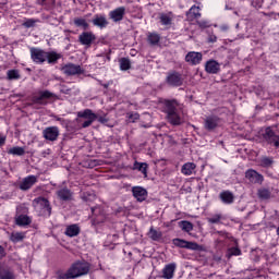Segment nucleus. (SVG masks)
<instances>
[{
    "label": "nucleus",
    "instance_id": "obj_19",
    "mask_svg": "<svg viewBox=\"0 0 279 279\" xmlns=\"http://www.w3.org/2000/svg\"><path fill=\"white\" fill-rule=\"evenodd\" d=\"M220 123L219 117H207L205 119V130H207L208 132H213V130H215Z\"/></svg>",
    "mask_w": 279,
    "mask_h": 279
},
{
    "label": "nucleus",
    "instance_id": "obj_15",
    "mask_svg": "<svg viewBox=\"0 0 279 279\" xmlns=\"http://www.w3.org/2000/svg\"><path fill=\"white\" fill-rule=\"evenodd\" d=\"M123 16H125V7H119L109 13V19H111L113 23L123 21Z\"/></svg>",
    "mask_w": 279,
    "mask_h": 279
},
{
    "label": "nucleus",
    "instance_id": "obj_58",
    "mask_svg": "<svg viewBox=\"0 0 279 279\" xmlns=\"http://www.w3.org/2000/svg\"><path fill=\"white\" fill-rule=\"evenodd\" d=\"M218 234H223V231H218Z\"/></svg>",
    "mask_w": 279,
    "mask_h": 279
},
{
    "label": "nucleus",
    "instance_id": "obj_47",
    "mask_svg": "<svg viewBox=\"0 0 279 279\" xmlns=\"http://www.w3.org/2000/svg\"><path fill=\"white\" fill-rule=\"evenodd\" d=\"M196 23L198 27H201V29H206V27H210L207 21H197Z\"/></svg>",
    "mask_w": 279,
    "mask_h": 279
},
{
    "label": "nucleus",
    "instance_id": "obj_42",
    "mask_svg": "<svg viewBox=\"0 0 279 279\" xmlns=\"http://www.w3.org/2000/svg\"><path fill=\"white\" fill-rule=\"evenodd\" d=\"M159 21L161 23V25H171V15L167 14V13H160L159 15Z\"/></svg>",
    "mask_w": 279,
    "mask_h": 279
},
{
    "label": "nucleus",
    "instance_id": "obj_49",
    "mask_svg": "<svg viewBox=\"0 0 279 279\" xmlns=\"http://www.w3.org/2000/svg\"><path fill=\"white\" fill-rule=\"evenodd\" d=\"M93 215H99V213H101V207L96 206V207H92L90 208Z\"/></svg>",
    "mask_w": 279,
    "mask_h": 279
},
{
    "label": "nucleus",
    "instance_id": "obj_24",
    "mask_svg": "<svg viewBox=\"0 0 279 279\" xmlns=\"http://www.w3.org/2000/svg\"><path fill=\"white\" fill-rule=\"evenodd\" d=\"M167 119L171 125H182V118L178 113V111H173L172 113L167 114Z\"/></svg>",
    "mask_w": 279,
    "mask_h": 279
},
{
    "label": "nucleus",
    "instance_id": "obj_38",
    "mask_svg": "<svg viewBox=\"0 0 279 279\" xmlns=\"http://www.w3.org/2000/svg\"><path fill=\"white\" fill-rule=\"evenodd\" d=\"M121 71H130L132 69V62L128 58L120 59Z\"/></svg>",
    "mask_w": 279,
    "mask_h": 279
},
{
    "label": "nucleus",
    "instance_id": "obj_6",
    "mask_svg": "<svg viewBox=\"0 0 279 279\" xmlns=\"http://www.w3.org/2000/svg\"><path fill=\"white\" fill-rule=\"evenodd\" d=\"M31 59L35 64H45L47 62V51L40 48H31Z\"/></svg>",
    "mask_w": 279,
    "mask_h": 279
},
{
    "label": "nucleus",
    "instance_id": "obj_31",
    "mask_svg": "<svg viewBox=\"0 0 279 279\" xmlns=\"http://www.w3.org/2000/svg\"><path fill=\"white\" fill-rule=\"evenodd\" d=\"M147 41L151 47H156L160 43V35L158 33H149Z\"/></svg>",
    "mask_w": 279,
    "mask_h": 279
},
{
    "label": "nucleus",
    "instance_id": "obj_16",
    "mask_svg": "<svg viewBox=\"0 0 279 279\" xmlns=\"http://www.w3.org/2000/svg\"><path fill=\"white\" fill-rule=\"evenodd\" d=\"M205 71L211 75H217L221 71V64L215 60H209L205 64Z\"/></svg>",
    "mask_w": 279,
    "mask_h": 279
},
{
    "label": "nucleus",
    "instance_id": "obj_2",
    "mask_svg": "<svg viewBox=\"0 0 279 279\" xmlns=\"http://www.w3.org/2000/svg\"><path fill=\"white\" fill-rule=\"evenodd\" d=\"M33 207L39 217H51V203L46 197H36L33 201Z\"/></svg>",
    "mask_w": 279,
    "mask_h": 279
},
{
    "label": "nucleus",
    "instance_id": "obj_48",
    "mask_svg": "<svg viewBox=\"0 0 279 279\" xmlns=\"http://www.w3.org/2000/svg\"><path fill=\"white\" fill-rule=\"evenodd\" d=\"M61 93L63 95H69L71 93V88H68L66 85L61 86Z\"/></svg>",
    "mask_w": 279,
    "mask_h": 279
},
{
    "label": "nucleus",
    "instance_id": "obj_10",
    "mask_svg": "<svg viewBox=\"0 0 279 279\" xmlns=\"http://www.w3.org/2000/svg\"><path fill=\"white\" fill-rule=\"evenodd\" d=\"M62 73L64 75L71 76V75H82L84 73V70H82V66L74 64V63H68L61 66Z\"/></svg>",
    "mask_w": 279,
    "mask_h": 279
},
{
    "label": "nucleus",
    "instance_id": "obj_45",
    "mask_svg": "<svg viewBox=\"0 0 279 279\" xmlns=\"http://www.w3.org/2000/svg\"><path fill=\"white\" fill-rule=\"evenodd\" d=\"M36 23H38L37 20L28 19V20H26V21L23 23V25H24V27L29 28V27H34V26L36 25Z\"/></svg>",
    "mask_w": 279,
    "mask_h": 279
},
{
    "label": "nucleus",
    "instance_id": "obj_53",
    "mask_svg": "<svg viewBox=\"0 0 279 279\" xmlns=\"http://www.w3.org/2000/svg\"><path fill=\"white\" fill-rule=\"evenodd\" d=\"M5 145V137H0V147H3Z\"/></svg>",
    "mask_w": 279,
    "mask_h": 279
},
{
    "label": "nucleus",
    "instance_id": "obj_18",
    "mask_svg": "<svg viewBox=\"0 0 279 279\" xmlns=\"http://www.w3.org/2000/svg\"><path fill=\"white\" fill-rule=\"evenodd\" d=\"M133 197L137 199V202H145L147 199V190L141 186L132 187Z\"/></svg>",
    "mask_w": 279,
    "mask_h": 279
},
{
    "label": "nucleus",
    "instance_id": "obj_52",
    "mask_svg": "<svg viewBox=\"0 0 279 279\" xmlns=\"http://www.w3.org/2000/svg\"><path fill=\"white\" fill-rule=\"evenodd\" d=\"M0 256L3 257L5 256V248H3V246L0 245Z\"/></svg>",
    "mask_w": 279,
    "mask_h": 279
},
{
    "label": "nucleus",
    "instance_id": "obj_20",
    "mask_svg": "<svg viewBox=\"0 0 279 279\" xmlns=\"http://www.w3.org/2000/svg\"><path fill=\"white\" fill-rule=\"evenodd\" d=\"M219 198L222 202V204H234V193H232L231 191H222L219 194Z\"/></svg>",
    "mask_w": 279,
    "mask_h": 279
},
{
    "label": "nucleus",
    "instance_id": "obj_50",
    "mask_svg": "<svg viewBox=\"0 0 279 279\" xmlns=\"http://www.w3.org/2000/svg\"><path fill=\"white\" fill-rule=\"evenodd\" d=\"M98 121H99V123H102V124L108 123V119L106 117H99Z\"/></svg>",
    "mask_w": 279,
    "mask_h": 279
},
{
    "label": "nucleus",
    "instance_id": "obj_59",
    "mask_svg": "<svg viewBox=\"0 0 279 279\" xmlns=\"http://www.w3.org/2000/svg\"><path fill=\"white\" fill-rule=\"evenodd\" d=\"M40 1H41L40 3L43 4V3H45V1H47V0H40Z\"/></svg>",
    "mask_w": 279,
    "mask_h": 279
},
{
    "label": "nucleus",
    "instance_id": "obj_11",
    "mask_svg": "<svg viewBox=\"0 0 279 279\" xmlns=\"http://www.w3.org/2000/svg\"><path fill=\"white\" fill-rule=\"evenodd\" d=\"M245 178L246 180L251 181L252 184H263V182L265 181L263 174L258 173V171L254 169L246 170Z\"/></svg>",
    "mask_w": 279,
    "mask_h": 279
},
{
    "label": "nucleus",
    "instance_id": "obj_21",
    "mask_svg": "<svg viewBox=\"0 0 279 279\" xmlns=\"http://www.w3.org/2000/svg\"><path fill=\"white\" fill-rule=\"evenodd\" d=\"M57 195L62 202H71L73 199V193L66 187L57 191Z\"/></svg>",
    "mask_w": 279,
    "mask_h": 279
},
{
    "label": "nucleus",
    "instance_id": "obj_36",
    "mask_svg": "<svg viewBox=\"0 0 279 279\" xmlns=\"http://www.w3.org/2000/svg\"><path fill=\"white\" fill-rule=\"evenodd\" d=\"M179 228H181V230H183V232H192L193 223L187 220H182L179 222Z\"/></svg>",
    "mask_w": 279,
    "mask_h": 279
},
{
    "label": "nucleus",
    "instance_id": "obj_1",
    "mask_svg": "<svg viewBox=\"0 0 279 279\" xmlns=\"http://www.w3.org/2000/svg\"><path fill=\"white\" fill-rule=\"evenodd\" d=\"M90 272V264L86 260H78L72 264L65 274L59 276L60 279H75L82 276H88Z\"/></svg>",
    "mask_w": 279,
    "mask_h": 279
},
{
    "label": "nucleus",
    "instance_id": "obj_12",
    "mask_svg": "<svg viewBox=\"0 0 279 279\" xmlns=\"http://www.w3.org/2000/svg\"><path fill=\"white\" fill-rule=\"evenodd\" d=\"M95 40H97V36H95L93 32H83L78 36V43H81L85 47H90L93 43H95Z\"/></svg>",
    "mask_w": 279,
    "mask_h": 279
},
{
    "label": "nucleus",
    "instance_id": "obj_26",
    "mask_svg": "<svg viewBox=\"0 0 279 279\" xmlns=\"http://www.w3.org/2000/svg\"><path fill=\"white\" fill-rule=\"evenodd\" d=\"M92 23L96 27H100V29L108 27V20H106L104 15H95V19L92 21Z\"/></svg>",
    "mask_w": 279,
    "mask_h": 279
},
{
    "label": "nucleus",
    "instance_id": "obj_3",
    "mask_svg": "<svg viewBox=\"0 0 279 279\" xmlns=\"http://www.w3.org/2000/svg\"><path fill=\"white\" fill-rule=\"evenodd\" d=\"M173 245L175 247H181L183 250H192L193 252H204L205 248L203 245H199L197 242L186 241L180 238H175L172 240Z\"/></svg>",
    "mask_w": 279,
    "mask_h": 279
},
{
    "label": "nucleus",
    "instance_id": "obj_7",
    "mask_svg": "<svg viewBox=\"0 0 279 279\" xmlns=\"http://www.w3.org/2000/svg\"><path fill=\"white\" fill-rule=\"evenodd\" d=\"M45 99H58V96L50 90H41L37 96L33 97L34 104H39L40 106H47V101Z\"/></svg>",
    "mask_w": 279,
    "mask_h": 279
},
{
    "label": "nucleus",
    "instance_id": "obj_4",
    "mask_svg": "<svg viewBox=\"0 0 279 279\" xmlns=\"http://www.w3.org/2000/svg\"><path fill=\"white\" fill-rule=\"evenodd\" d=\"M263 141L267 143V145H274V147H277L279 149V135L276 134V132L271 129V126H267L262 134Z\"/></svg>",
    "mask_w": 279,
    "mask_h": 279
},
{
    "label": "nucleus",
    "instance_id": "obj_41",
    "mask_svg": "<svg viewBox=\"0 0 279 279\" xmlns=\"http://www.w3.org/2000/svg\"><path fill=\"white\" fill-rule=\"evenodd\" d=\"M134 168L137 169V171H141V173H143V175L145 178H147V169H148L147 163H145V162H142V163L135 162Z\"/></svg>",
    "mask_w": 279,
    "mask_h": 279
},
{
    "label": "nucleus",
    "instance_id": "obj_51",
    "mask_svg": "<svg viewBox=\"0 0 279 279\" xmlns=\"http://www.w3.org/2000/svg\"><path fill=\"white\" fill-rule=\"evenodd\" d=\"M209 43H217V36L213 35L208 39Z\"/></svg>",
    "mask_w": 279,
    "mask_h": 279
},
{
    "label": "nucleus",
    "instance_id": "obj_35",
    "mask_svg": "<svg viewBox=\"0 0 279 279\" xmlns=\"http://www.w3.org/2000/svg\"><path fill=\"white\" fill-rule=\"evenodd\" d=\"M148 236L151 239V241H160V239H162V232L157 231L154 229V227H151L149 229Z\"/></svg>",
    "mask_w": 279,
    "mask_h": 279
},
{
    "label": "nucleus",
    "instance_id": "obj_14",
    "mask_svg": "<svg viewBox=\"0 0 279 279\" xmlns=\"http://www.w3.org/2000/svg\"><path fill=\"white\" fill-rule=\"evenodd\" d=\"M203 58L204 56L202 54V52L190 51L185 56V62H187V64H192V66H196V64H199L202 62Z\"/></svg>",
    "mask_w": 279,
    "mask_h": 279
},
{
    "label": "nucleus",
    "instance_id": "obj_30",
    "mask_svg": "<svg viewBox=\"0 0 279 279\" xmlns=\"http://www.w3.org/2000/svg\"><path fill=\"white\" fill-rule=\"evenodd\" d=\"M60 58H62V54L56 51H49L47 52L46 61H48V64H57Z\"/></svg>",
    "mask_w": 279,
    "mask_h": 279
},
{
    "label": "nucleus",
    "instance_id": "obj_22",
    "mask_svg": "<svg viewBox=\"0 0 279 279\" xmlns=\"http://www.w3.org/2000/svg\"><path fill=\"white\" fill-rule=\"evenodd\" d=\"M175 274V263L168 264L162 269V278L172 279Z\"/></svg>",
    "mask_w": 279,
    "mask_h": 279
},
{
    "label": "nucleus",
    "instance_id": "obj_13",
    "mask_svg": "<svg viewBox=\"0 0 279 279\" xmlns=\"http://www.w3.org/2000/svg\"><path fill=\"white\" fill-rule=\"evenodd\" d=\"M38 182V178L34 174L28 175L22 180V182L19 185L20 191H29L34 184Z\"/></svg>",
    "mask_w": 279,
    "mask_h": 279
},
{
    "label": "nucleus",
    "instance_id": "obj_34",
    "mask_svg": "<svg viewBox=\"0 0 279 279\" xmlns=\"http://www.w3.org/2000/svg\"><path fill=\"white\" fill-rule=\"evenodd\" d=\"M257 196L259 199H271V191L265 187L259 189L257 191Z\"/></svg>",
    "mask_w": 279,
    "mask_h": 279
},
{
    "label": "nucleus",
    "instance_id": "obj_33",
    "mask_svg": "<svg viewBox=\"0 0 279 279\" xmlns=\"http://www.w3.org/2000/svg\"><path fill=\"white\" fill-rule=\"evenodd\" d=\"M11 156H25V148L21 146H14L8 150Z\"/></svg>",
    "mask_w": 279,
    "mask_h": 279
},
{
    "label": "nucleus",
    "instance_id": "obj_23",
    "mask_svg": "<svg viewBox=\"0 0 279 279\" xmlns=\"http://www.w3.org/2000/svg\"><path fill=\"white\" fill-rule=\"evenodd\" d=\"M202 13L199 12V7L193 5L191 9L186 12V19L189 21H195L196 19H201Z\"/></svg>",
    "mask_w": 279,
    "mask_h": 279
},
{
    "label": "nucleus",
    "instance_id": "obj_39",
    "mask_svg": "<svg viewBox=\"0 0 279 279\" xmlns=\"http://www.w3.org/2000/svg\"><path fill=\"white\" fill-rule=\"evenodd\" d=\"M7 80H21V72H19V70H9L7 72Z\"/></svg>",
    "mask_w": 279,
    "mask_h": 279
},
{
    "label": "nucleus",
    "instance_id": "obj_46",
    "mask_svg": "<svg viewBox=\"0 0 279 279\" xmlns=\"http://www.w3.org/2000/svg\"><path fill=\"white\" fill-rule=\"evenodd\" d=\"M129 119L134 123V121H138L141 119V114L138 113H129Z\"/></svg>",
    "mask_w": 279,
    "mask_h": 279
},
{
    "label": "nucleus",
    "instance_id": "obj_32",
    "mask_svg": "<svg viewBox=\"0 0 279 279\" xmlns=\"http://www.w3.org/2000/svg\"><path fill=\"white\" fill-rule=\"evenodd\" d=\"M75 27H82V29L86 31L88 29V27H90V25L88 24V22H86V19L84 17H75L73 21Z\"/></svg>",
    "mask_w": 279,
    "mask_h": 279
},
{
    "label": "nucleus",
    "instance_id": "obj_57",
    "mask_svg": "<svg viewBox=\"0 0 279 279\" xmlns=\"http://www.w3.org/2000/svg\"><path fill=\"white\" fill-rule=\"evenodd\" d=\"M277 234H278V236H279V227L277 228Z\"/></svg>",
    "mask_w": 279,
    "mask_h": 279
},
{
    "label": "nucleus",
    "instance_id": "obj_17",
    "mask_svg": "<svg viewBox=\"0 0 279 279\" xmlns=\"http://www.w3.org/2000/svg\"><path fill=\"white\" fill-rule=\"evenodd\" d=\"M178 100L175 99H166L163 100V112L171 114L172 112H178Z\"/></svg>",
    "mask_w": 279,
    "mask_h": 279
},
{
    "label": "nucleus",
    "instance_id": "obj_40",
    "mask_svg": "<svg viewBox=\"0 0 279 279\" xmlns=\"http://www.w3.org/2000/svg\"><path fill=\"white\" fill-rule=\"evenodd\" d=\"M274 165V157H262L260 159V167L265 169H269Z\"/></svg>",
    "mask_w": 279,
    "mask_h": 279
},
{
    "label": "nucleus",
    "instance_id": "obj_29",
    "mask_svg": "<svg viewBox=\"0 0 279 279\" xmlns=\"http://www.w3.org/2000/svg\"><path fill=\"white\" fill-rule=\"evenodd\" d=\"M0 278L1 279H16L14 271L12 269L0 266Z\"/></svg>",
    "mask_w": 279,
    "mask_h": 279
},
{
    "label": "nucleus",
    "instance_id": "obj_55",
    "mask_svg": "<svg viewBox=\"0 0 279 279\" xmlns=\"http://www.w3.org/2000/svg\"><path fill=\"white\" fill-rule=\"evenodd\" d=\"M104 60H108V62H110V56H107Z\"/></svg>",
    "mask_w": 279,
    "mask_h": 279
},
{
    "label": "nucleus",
    "instance_id": "obj_43",
    "mask_svg": "<svg viewBox=\"0 0 279 279\" xmlns=\"http://www.w3.org/2000/svg\"><path fill=\"white\" fill-rule=\"evenodd\" d=\"M232 256H241V248L231 247L228 250L227 258H232Z\"/></svg>",
    "mask_w": 279,
    "mask_h": 279
},
{
    "label": "nucleus",
    "instance_id": "obj_60",
    "mask_svg": "<svg viewBox=\"0 0 279 279\" xmlns=\"http://www.w3.org/2000/svg\"><path fill=\"white\" fill-rule=\"evenodd\" d=\"M85 202H88V197L87 196L85 197Z\"/></svg>",
    "mask_w": 279,
    "mask_h": 279
},
{
    "label": "nucleus",
    "instance_id": "obj_56",
    "mask_svg": "<svg viewBox=\"0 0 279 279\" xmlns=\"http://www.w3.org/2000/svg\"><path fill=\"white\" fill-rule=\"evenodd\" d=\"M225 10H231L229 7H228V4L225 7Z\"/></svg>",
    "mask_w": 279,
    "mask_h": 279
},
{
    "label": "nucleus",
    "instance_id": "obj_5",
    "mask_svg": "<svg viewBox=\"0 0 279 279\" xmlns=\"http://www.w3.org/2000/svg\"><path fill=\"white\" fill-rule=\"evenodd\" d=\"M77 117L80 119H87L82 123V128H90V125H93V123L98 119L97 114L90 109H85L84 111L78 112Z\"/></svg>",
    "mask_w": 279,
    "mask_h": 279
},
{
    "label": "nucleus",
    "instance_id": "obj_8",
    "mask_svg": "<svg viewBox=\"0 0 279 279\" xmlns=\"http://www.w3.org/2000/svg\"><path fill=\"white\" fill-rule=\"evenodd\" d=\"M58 136H60V129L58 126H48L43 131V137L50 143H56Z\"/></svg>",
    "mask_w": 279,
    "mask_h": 279
},
{
    "label": "nucleus",
    "instance_id": "obj_27",
    "mask_svg": "<svg viewBox=\"0 0 279 279\" xmlns=\"http://www.w3.org/2000/svg\"><path fill=\"white\" fill-rule=\"evenodd\" d=\"M80 231H81L80 226L70 225L66 227L64 234L73 239V236H77L80 234Z\"/></svg>",
    "mask_w": 279,
    "mask_h": 279
},
{
    "label": "nucleus",
    "instance_id": "obj_9",
    "mask_svg": "<svg viewBox=\"0 0 279 279\" xmlns=\"http://www.w3.org/2000/svg\"><path fill=\"white\" fill-rule=\"evenodd\" d=\"M166 83L168 84V86L178 87L184 84V80L182 78V74H180L177 71H173L168 73L166 77Z\"/></svg>",
    "mask_w": 279,
    "mask_h": 279
},
{
    "label": "nucleus",
    "instance_id": "obj_37",
    "mask_svg": "<svg viewBox=\"0 0 279 279\" xmlns=\"http://www.w3.org/2000/svg\"><path fill=\"white\" fill-rule=\"evenodd\" d=\"M12 243H21L23 239H25V233L24 232H13L11 233L10 236Z\"/></svg>",
    "mask_w": 279,
    "mask_h": 279
},
{
    "label": "nucleus",
    "instance_id": "obj_28",
    "mask_svg": "<svg viewBox=\"0 0 279 279\" xmlns=\"http://www.w3.org/2000/svg\"><path fill=\"white\" fill-rule=\"evenodd\" d=\"M196 168L197 166L195 163L186 162L182 166L181 173H183V175H193Z\"/></svg>",
    "mask_w": 279,
    "mask_h": 279
},
{
    "label": "nucleus",
    "instance_id": "obj_25",
    "mask_svg": "<svg viewBox=\"0 0 279 279\" xmlns=\"http://www.w3.org/2000/svg\"><path fill=\"white\" fill-rule=\"evenodd\" d=\"M15 223L21 228H25V226H29L32 223V218L27 215H20L15 217Z\"/></svg>",
    "mask_w": 279,
    "mask_h": 279
},
{
    "label": "nucleus",
    "instance_id": "obj_44",
    "mask_svg": "<svg viewBox=\"0 0 279 279\" xmlns=\"http://www.w3.org/2000/svg\"><path fill=\"white\" fill-rule=\"evenodd\" d=\"M222 218L221 214H215L210 218H207V221L208 223H221Z\"/></svg>",
    "mask_w": 279,
    "mask_h": 279
},
{
    "label": "nucleus",
    "instance_id": "obj_54",
    "mask_svg": "<svg viewBox=\"0 0 279 279\" xmlns=\"http://www.w3.org/2000/svg\"><path fill=\"white\" fill-rule=\"evenodd\" d=\"M104 88H108L110 86V83L102 84Z\"/></svg>",
    "mask_w": 279,
    "mask_h": 279
}]
</instances>
